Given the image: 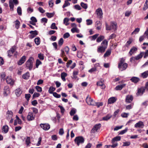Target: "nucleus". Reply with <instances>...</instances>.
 Masks as SVG:
<instances>
[{"mask_svg": "<svg viewBox=\"0 0 148 148\" xmlns=\"http://www.w3.org/2000/svg\"><path fill=\"white\" fill-rule=\"evenodd\" d=\"M125 59L123 58L120 59L118 68L121 71L125 70L128 66V64L127 63H125Z\"/></svg>", "mask_w": 148, "mask_h": 148, "instance_id": "1", "label": "nucleus"}, {"mask_svg": "<svg viewBox=\"0 0 148 148\" xmlns=\"http://www.w3.org/2000/svg\"><path fill=\"white\" fill-rule=\"evenodd\" d=\"M105 26L106 29L107 30H110L112 29L116 30L117 28V23L115 22H111L110 26L108 25L107 23H106Z\"/></svg>", "mask_w": 148, "mask_h": 148, "instance_id": "2", "label": "nucleus"}, {"mask_svg": "<svg viewBox=\"0 0 148 148\" xmlns=\"http://www.w3.org/2000/svg\"><path fill=\"white\" fill-rule=\"evenodd\" d=\"M34 60V58L30 57L26 62V66L29 70H31L33 68V62Z\"/></svg>", "mask_w": 148, "mask_h": 148, "instance_id": "3", "label": "nucleus"}, {"mask_svg": "<svg viewBox=\"0 0 148 148\" xmlns=\"http://www.w3.org/2000/svg\"><path fill=\"white\" fill-rule=\"evenodd\" d=\"M74 141L78 146H79L80 144H83L84 143V139L82 136H79L76 137Z\"/></svg>", "mask_w": 148, "mask_h": 148, "instance_id": "4", "label": "nucleus"}, {"mask_svg": "<svg viewBox=\"0 0 148 148\" xmlns=\"http://www.w3.org/2000/svg\"><path fill=\"white\" fill-rule=\"evenodd\" d=\"M121 139L120 136H117L113 138L112 140V145H111V147L115 148L118 146V143L116 141H120Z\"/></svg>", "mask_w": 148, "mask_h": 148, "instance_id": "5", "label": "nucleus"}, {"mask_svg": "<svg viewBox=\"0 0 148 148\" xmlns=\"http://www.w3.org/2000/svg\"><path fill=\"white\" fill-rule=\"evenodd\" d=\"M101 125L100 123H99L95 125L92 129L91 133H95L100 128Z\"/></svg>", "mask_w": 148, "mask_h": 148, "instance_id": "6", "label": "nucleus"}, {"mask_svg": "<svg viewBox=\"0 0 148 148\" xmlns=\"http://www.w3.org/2000/svg\"><path fill=\"white\" fill-rule=\"evenodd\" d=\"M86 103L89 105L93 106L95 105V102L88 95L86 98Z\"/></svg>", "mask_w": 148, "mask_h": 148, "instance_id": "7", "label": "nucleus"}, {"mask_svg": "<svg viewBox=\"0 0 148 148\" xmlns=\"http://www.w3.org/2000/svg\"><path fill=\"white\" fill-rule=\"evenodd\" d=\"M40 127L45 130H47L50 127V125L48 123H41L40 124Z\"/></svg>", "mask_w": 148, "mask_h": 148, "instance_id": "8", "label": "nucleus"}, {"mask_svg": "<svg viewBox=\"0 0 148 148\" xmlns=\"http://www.w3.org/2000/svg\"><path fill=\"white\" fill-rule=\"evenodd\" d=\"M35 115L34 116L33 113L32 112H29L27 117V119L28 121H31L34 119Z\"/></svg>", "mask_w": 148, "mask_h": 148, "instance_id": "9", "label": "nucleus"}, {"mask_svg": "<svg viewBox=\"0 0 148 148\" xmlns=\"http://www.w3.org/2000/svg\"><path fill=\"white\" fill-rule=\"evenodd\" d=\"M96 12L98 18H102L103 13L101 9V8H98L96 10Z\"/></svg>", "mask_w": 148, "mask_h": 148, "instance_id": "10", "label": "nucleus"}, {"mask_svg": "<svg viewBox=\"0 0 148 148\" xmlns=\"http://www.w3.org/2000/svg\"><path fill=\"white\" fill-rule=\"evenodd\" d=\"M26 57L25 56H23L20 59V60L17 62V64L18 65H21L24 63L26 61Z\"/></svg>", "mask_w": 148, "mask_h": 148, "instance_id": "11", "label": "nucleus"}, {"mask_svg": "<svg viewBox=\"0 0 148 148\" xmlns=\"http://www.w3.org/2000/svg\"><path fill=\"white\" fill-rule=\"evenodd\" d=\"M108 41L106 40H104L101 42L100 46L106 49L108 46Z\"/></svg>", "mask_w": 148, "mask_h": 148, "instance_id": "12", "label": "nucleus"}, {"mask_svg": "<svg viewBox=\"0 0 148 148\" xmlns=\"http://www.w3.org/2000/svg\"><path fill=\"white\" fill-rule=\"evenodd\" d=\"M10 93L9 88L8 86H6L4 87L3 91V94L5 96H6Z\"/></svg>", "mask_w": 148, "mask_h": 148, "instance_id": "13", "label": "nucleus"}, {"mask_svg": "<svg viewBox=\"0 0 148 148\" xmlns=\"http://www.w3.org/2000/svg\"><path fill=\"white\" fill-rule=\"evenodd\" d=\"M145 88L144 87H141L138 89L137 95H142L145 90Z\"/></svg>", "mask_w": 148, "mask_h": 148, "instance_id": "14", "label": "nucleus"}, {"mask_svg": "<svg viewBox=\"0 0 148 148\" xmlns=\"http://www.w3.org/2000/svg\"><path fill=\"white\" fill-rule=\"evenodd\" d=\"M144 126L143 123L141 121H139L134 125V127L136 128L140 127L143 128V127Z\"/></svg>", "mask_w": 148, "mask_h": 148, "instance_id": "15", "label": "nucleus"}, {"mask_svg": "<svg viewBox=\"0 0 148 148\" xmlns=\"http://www.w3.org/2000/svg\"><path fill=\"white\" fill-rule=\"evenodd\" d=\"M15 49L14 47H12L8 51V56L10 57H11L12 56L13 53L15 51Z\"/></svg>", "mask_w": 148, "mask_h": 148, "instance_id": "16", "label": "nucleus"}, {"mask_svg": "<svg viewBox=\"0 0 148 148\" xmlns=\"http://www.w3.org/2000/svg\"><path fill=\"white\" fill-rule=\"evenodd\" d=\"M6 80L7 84L12 86L14 84V81L10 77H7L6 79Z\"/></svg>", "mask_w": 148, "mask_h": 148, "instance_id": "17", "label": "nucleus"}, {"mask_svg": "<svg viewBox=\"0 0 148 148\" xmlns=\"http://www.w3.org/2000/svg\"><path fill=\"white\" fill-rule=\"evenodd\" d=\"M130 80L132 82L136 84L140 81V79L138 77H133L130 79Z\"/></svg>", "mask_w": 148, "mask_h": 148, "instance_id": "18", "label": "nucleus"}, {"mask_svg": "<svg viewBox=\"0 0 148 148\" xmlns=\"http://www.w3.org/2000/svg\"><path fill=\"white\" fill-rule=\"evenodd\" d=\"M116 100V98L114 97H112L108 99V103L112 104L114 103Z\"/></svg>", "mask_w": 148, "mask_h": 148, "instance_id": "19", "label": "nucleus"}, {"mask_svg": "<svg viewBox=\"0 0 148 148\" xmlns=\"http://www.w3.org/2000/svg\"><path fill=\"white\" fill-rule=\"evenodd\" d=\"M133 100V97L132 95H127L126 96L125 101L127 103H130Z\"/></svg>", "mask_w": 148, "mask_h": 148, "instance_id": "20", "label": "nucleus"}, {"mask_svg": "<svg viewBox=\"0 0 148 148\" xmlns=\"http://www.w3.org/2000/svg\"><path fill=\"white\" fill-rule=\"evenodd\" d=\"M137 50V49L136 47H132L129 52V54H130V56H131L133 53L136 52Z\"/></svg>", "mask_w": 148, "mask_h": 148, "instance_id": "21", "label": "nucleus"}, {"mask_svg": "<svg viewBox=\"0 0 148 148\" xmlns=\"http://www.w3.org/2000/svg\"><path fill=\"white\" fill-rule=\"evenodd\" d=\"M22 92L23 91L20 88H19L15 90V93L17 97H19L22 93Z\"/></svg>", "mask_w": 148, "mask_h": 148, "instance_id": "22", "label": "nucleus"}, {"mask_svg": "<svg viewBox=\"0 0 148 148\" xmlns=\"http://www.w3.org/2000/svg\"><path fill=\"white\" fill-rule=\"evenodd\" d=\"M126 86L125 84H123L121 85H118L115 88V89L117 90H121Z\"/></svg>", "mask_w": 148, "mask_h": 148, "instance_id": "23", "label": "nucleus"}, {"mask_svg": "<svg viewBox=\"0 0 148 148\" xmlns=\"http://www.w3.org/2000/svg\"><path fill=\"white\" fill-rule=\"evenodd\" d=\"M67 75V74L66 73L62 72L61 73V77L62 80L64 81L65 82L66 80L65 77Z\"/></svg>", "mask_w": 148, "mask_h": 148, "instance_id": "24", "label": "nucleus"}, {"mask_svg": "<svg viewBox=\"0 0 148 148\" xmlns=\"http://www.w3.org/2000/svg\"><path fill=\"white\" fill-rule=\"evenodd\" d=\"M97 86H99L101 87L102 89H104L106 88V86L102 82H98L97 83Z\"/></svg>", "mask_w": 148, "mask_h": 148, "instance_id": "25", "label": "nucleus"}, {"mask_svg": "<svg viewBox=\"0 0 148 148\" xmlns=\"http://www.w3.org/2000/svg\"><path fill=\"white\" fill-rule=\"evenodd\" d=\"M106 49L99 46L98 47L97 52L99 53H103L105 51Z\"/></svg>", "mask_w": 148, "mask_h": 148, "instance_id": "26", "label": "nucleus"}, {"mask_svg": "<svg viewBox=\"0 0 148 148\" xmlns=\"http://www.w3.org/2000/svg\"><path fill=\"white\" fill-rule=\"evenodd\" d=\"M30 77V74L28 72L25 73L22 75V78L25 79H27Z\"/></svg>", "mask_w": 148, "mask_h": 148, "instance_id": "27", "label": "nucleus"}, {"mask_svg": "<svg viewBox=\"0 0 148 148\" xmlns=\"http://www.w3.org/2000/svg\"><path fill=\"white\" fill-rule=\"evenodd\" d=\"M112 117V115L110 114H108L106 116L102 118V120L103 121H107L110 119Z\"/></svg>", "mask_w": 148, "mask_h": 148, "instance_id": "28", "label": "nucleus"}, {"mask_svg": "<svg viewBox=\"0 0 148 148\" xmlns=\"http://www.w3.org/2000/svg\"><path fill=\"white\" fill-rule=\"evenodd\" d=\"M35 43L37 45H39L40 43V38L38 37L35 38L34 40Z\"/></svg>", "mask_w": 148, "mask_h": 148, "instance_id": "29", "label": "nucleus"}, {"mask_svg": "<svg viewBox=\"0 0 148 148\" xmlns=\"http://www.w3.org/2000/svg\"><path fill=\"white\" fill-rule=\"evenodd\" d=\"M111 50L110 49H109L108 50L105 54H104L103 57L104 58L108 57L110 56L111 53Z\"/></svg>", "mask_w": 148, "mask_h": 148, "instance_id": "30", "label": "nucleus"}, {"mask_svg": "<svg viewBox=\"0 0 148 148\" xmlns=\"http://www.w3.org/2000/svg\"><path fill=\"white\" fill-rule=\"evenodd\" d=\"M9 7L12 11L14 10V3L12 2V0H10L9 1Z\"/></svg>", "mask_w": 148, "mask_h": 148, "instance_id": "31", "label": "nucleus"}, {"mask_svg": "<svg viewBox=\"0 0 148 148\" xmlns=\"http://www.w3.org/2000/svg\"><path fill=\"white\" fill-rule=\"evenodd\" d=\"M56 88L53 87V86H51L49 87L48 92H49L50 94H53L54 92H53V91H54L56 90Z\"/></svg>", "mask_w": 148, "mask_h": 148, "instance_id": "32", "label": "nucleus"}, {"mask_svg": "<svg viewBox=\"0 0 148 148\" xmlns=\"http://www.w3.org/2000/svg\"><path fill=\"white\" fill-rule=\"evenodd\" d=\"M141 76L144 78H147L148 76V71H146L142 73Z\"/></svg>", "mask_w": 148, "mask_h": 148, "instance_id": "33", "label": "nucleus"}, {"mask_svg": "<svg viewBox=\"0 0 148 148\" xmlns=\"http://www.w3.org/2000/svg\"><path fill=\"white\" fill-rule=\"evenodd\" d=\"M15 27L18 29L19 28L20 25V22L18 20H16L15 22Z\"/></svg>", "mask_w": 148, "mask_h": 148, "instance_id": "34", "label": "nucleus"}, {"mask_svg": "<svg viewBox=\"0 0 148 148\" xmlns=\"http://www.w3.org/2000/svg\"><path fill=\"white\" fill-rule=\"evenodd\" d=\"M8 127L7 125H5L3 127L2 130L5 133H6L8 131Z\"/></svg>", "mask_w": 148, "mask_h": 148, "instance_id": "35", "label": "nucleus"}, {"mask_svg": "<svg viewBox=\"0 0 148 148\" xmlns=\"http://www.w3.org/2000/svg\"><path fill=\"white\" fill-rule=\"evenodd\" d=\"M144 54L143 52H141L136 57V60H138L142 58Z\"/></svg>", "mask_w": 148, "mask_h": 148, "instance_id": "36", "label": "nucleus"}, {"mask_svg": "<svg viewBox=\"0 0 148 148\" xmlns=\"http://www.w3.org/2000/svg\"><path fill=\"white\" fill-rule=\"evenodd\" d=\"M104 38V36H99L97 39V42H99L103 40Z\"/></svg>", "mask_w": 148, "mask_h": 148, "instance_id": "37", "label": "nucleus"}, {"mask_svg": "<svg viewBox=\"0 0 148 148\" xmlns=\"http://www.w3.org/2000/svg\"><path fill=\"white\" fill-rule=\"evenodd\" d=\"M69 21V19L67 18H65L63 20V23L66 26H67L69 25V23H68V22Z\"/></svg>", "mask_w": 148, "mask_h": 148, "instance_id": "38", "label": "nucleus"}, {"mask_svg": "<svg viewBox=\"0 0 148 148\" xmlns=\"http://www.w3.org/2000/svg\"><path fill=\"white\" fill-rule=\"evenodd\" d=\"M71 31L73 33H74L75 32L77 33L79 32V30L76 27L72 28L71 29Z\"/></svg>", "mask_w": 148, "mask_h": 148, "instance_id": "39", "label": "nucleus"}, {"mask_svg": "<svg viewBox=\"0 0 148 148\" xmlns=\"http://www.w3.org/2000/svg\"><path fill=\"white\" fill-rule=\"evenodd\" d=\"M95 105L94 106H96L97 108H99L100 106H102L103 105V103L102 102H95Z\"/></svg>", "mask_w": 148, "mask_h": 148, "instance_id": "40", "label": "nucleus"}, {"mask_svg": "<svg viewBox=\"0 0 148 148\" xmlns=\"http://www.w3.org/2000/svg\"><path fill=\"white\" fill-rule=\"evenodd\" d=\"M64 42L63 39L62 38H61L59 40L58 42V45L60 47H61L63 45Z\"/></svg>", "mask_w": 148, "mask_h": 148, "instance_id": "41", "label": "nucleus"}, {"mask_svg": "<svg viewBox=\"0 0 148 148\" xmlns=\"http://www.w3.org/2000/svg\"><path fill=\"white\" fill-rule=\"evenodd\" d=\"M54 13H49L47 12L46 13V15L48 18H51L53 17L54 15Z\"/></svg>", "mask_w": 148, "mask_h": 148, "instance_id": "42", "label": "nucleus"}, {"mask_svg": "<svg viewBox=\"0 0 148 148\" xmlns=\"http://www.w3.org/2000/svg\"><path fill=\"white\" fill-rule=\"evenodd\" d=\"M80 5L83 8L85 9H86L88 8L87 5L83 2L81 3Z\"/></svg>", "mask_w": 148, "mask_h": 148, "instance_id": "43", "label": "nucleus"}, {"mask_svg": "<svg viewBox=\"0 0 148 148\" xmlns=\"http://www.w3.org/2000/svg\"><path fill=\"white\" fill-rule=\"evenodd\" d=\"M17 12L19 15H22V10L21 7L20 6L18 7L17 8Z\"/></svg>", "mask_w": 148, "mask_h": 148, "instance_id": "44", "label": "nucleus"}, {"mask_svg": "<svg viewBox=\"0 0 148 148\" xmlns=\"http://www.w3.org/2000/svg\"><path fill=\"white\" fill-rule=\"evenodd\" d=\"M70 5V3L68 2V1L66 0L65 1L64 3L62 6V8H64L67 6Z\"/></svg>", "mask_w": 148, "mask_h": 148, "instance_id": "45", "label": "nucleus"}, {"mask_svg": "<svg viewBox=\"0 0 148 148\" xmlns=\"http://www.w3.org/2000/svg\"><path fill=\"white\" fill-rule=\"evenodd\" d=\"M38 57L41 60H43L44 59V54L40 53L38 54Z\"/></svg>", "mask_w": 148, "mask_h": 148, "instance_id": "46", "label": "nucleus"}, {"mask_svg": "<svg viewBox=\"0 0 148 148\" xmlns=\"http://www.w3.org/2000/svg\"><path fill=\"white\" fill-rule=\"evenodd\" d=\"M42 64V62L38 59H37L36 61V68H38L39 65Z\"/></svg>", "mask_w": 148, "mask_h": 148, "instance_id": "47", "label": "nucleus"}, {"mask_svg": "<svg viewBox=\"0 0 148 148\" xmlns=\"http://www.w3.org/2000/svg\"><path fill=\"white\" fill-rule=\"evenodd\" d=\"M25 142L27 145H29V144L31 143L30 138V137L28 136L27 137V139L25 140Z\"/></svg>", "mask_w": 148, "mask_h": 148, "instance_id": "48", "label": "nucleus"}, {"mask_svg": "<svg viewBox=\"0 0 148 148\" xmlns=\"http://www.w3.org/2000/svg\"><path fill=\"white\" fill-rule=\"evenodd\" d=\"M145 37H146V35H145L144 34L143 36H140L139 39V42H142L144 40Z\"/></svg>", "mask_w": 148, "mask_h": 148, "instance_id": "49", "label": "nucleus"}, {"mask_svg": "<svg viewBox=\"0 0 148 148\" xmlns=\"http://www.w3.org/2000/svg\"><path fill=\"white\" fill-rule=\"evenodd\" d=\"M40 95V93L35 92L33 95L32 98L34 99L35 97H38Z\"/></svg>", "mask_w": 148, "mask_h": 148, "instance_id": "50", "label": "nucleus"}, {"mask_svg": "<svg viewBox=\"0 0 148 148\" xmlns=\"http://www.w3.org/2000/svg\"><path fill=\"white\" fill-rule=\"evenodd\" d=\"M29 33L30 34H33L36 36L38 34V32L37 30L31 31Z\"/></svg>", "mask_w": 148, "mask_h": 148, "instance_id": "51", "label": "nucleus"}, {"mask_svg": "<svg viewBox=\"0 0 148 148\" xmlns=\"http://www.w3.org/2000/svg\"><path fill=\"white\" fill-rule=\"evenodd\" d=\"M53 95L54 97L57 98H60L61 97V95L58 94L56 92H54Z\"/></svg>", "mask_w": 148, "mask_h": 148, "instance_id": "52", "label": "nucleus"}, {"mask_svg": "<svg viewBox=\"0 0 148 148\" xmlns=\"http://www.w3.org/2000/svg\"><path fill=\"white\" fill-rule=\"evenodd\" d=\"M129 114L128 113L123 112L121 114V116L123 118H127L128 117Z\"/></svg>", "mask_w": 148, "mask_h": 148, "instance_id": "53", "label": "nucleus"}, {"mask_svg": "<svg viewBox=\"0 0 148 148\" xmlns=\"http://www.w3.org/2000/svg\"><path fill=\"white\" fill-rule=\"evenodd\" d=\"M132 40L131 39H130L125 44V46L127 47H128L132 43Z\"/></svg>", "mask_w": 148, "mask_h": 148, "instance_id": "54", "label": "nucleus"}, {"mask_svg": "<svg viewBox=\"0 0 148 148\" xmlns=\"http://www.w3.org/2000/svg\"><path fill=\"white\" fill-rule=\"evenodd\" d=\"M51 28L52 29H57L58 28L56 26V23H53L51 26Z\"/></svg>", "mask_w": 148, "mask_h": 148, "instance_id": "55", "label": "nucleus"}, {"mask_svg": "<svg viewBox=\"0 0 148 148\" xmlns=\"http://www.w3.org/2000/svg\"><path fill=\"white\" fill-rule=\"evenodd\" d=\"M128 130V128H126L124 130H122L119 133V134L122 135L123 134L125 133Z\"/></svg>", "mask_w": 148, "mask_h": 148, "instance_id": "56", "label": "nucleus"}, {"mask_svg": "<svg viewBox=\"0 0 148 148\" xmlns=\"http://www.w3.org/2000/svg\"><path fill=\"white\" fill-rule=\"evenodd\" d=\"M35 88L37 91L38 92H41L42 91V88L38 86H36Z\"/></svg>", "mask_w": 148, "mask_h": 148, "instance_id": "57", "label": "nucleus"}, {"mask_svg": "<svg viewBox=\"0 0 148 148\" xmlns=\"http://www.w3.org/2000/svg\"><path fill=\"white\" fill-rule=\"evenodd\" d=\"M116 36V35L114 34H111L109 37L108 39V40H110V39H112L115 38Z\"/></svg>", "mask_w": 148, "mask_h": 148, "instance_id": "58", "label": "nucleus"}, {"mask_svg": "<svg viewBox=\"0 0 148 148\" xmlns=\"http://www.w3.org/2000/svg\"><path fill=\"white\" fill-rule=\"evenodd\" d=\"M131 144L130 142H123V144L122 145L123 147L129 146Z\"/></svg>", "mask_w": 148, "mask_h": 148, "instance_id": "59", "label": "nucleus"}, {"mask_svg": "<svg viewBox=\"0 0 148 148\" xmlns=\"http://www.w3.org/2000/svg\"><path fill=\"white\" fill-rule=\"evenodd\" d=\"M75 113H76V110H75V109H72L71 110V111L70 112V114L71 116H73L75 114Z\"/></svg>", "mask_w": 148, "mask_h": 148, "instance_id": "60", "label": "nucleus"}, {"mask_svg": "<svg viewBox=\"0 0 148 148\" xmlns=\"http://www.w3.org/2000/svg\"><path fill=\"white\" fill-rule=\"evenodd\" d=\"M70 36V35L68 32L65 33L63 35V38L64 39L69 38Z\"/></svg>", "mask_w": 148, "mask_h": 148, "instance_id": "61", "label": "nucleus"}, {"mask_svg": "<svg viewBox=\"0 0 148 148\" xmlns=\"http://www.w3.org/2000/svg\"><path fill=\"white\" fill-rule=\"evenodd\" d=\"M31 96V95L29 94H25V98L27 101H28Z\"/></svg>", "mask_w": 148, "mask_h": 148, "instance_id": "62", "label": "nucleus"}, {"mask_svg": "<svg viewBox=\"0 0 148 148\" xmlns=\"http://www.w3.org/2000/svg\"><path fill=\"white\" fill-rule=\"evenodd\" d=\"M86 24L87 25H91L92 23V20L90 19H87L86 20Z\"/></svg>", "mask_w": 148, "mask_h": 148, "instance_id": "63", "label": "nucleus"}, {"mask_svg": "<svg viewBox=\"0 0 148 148\" xmlns=\"http://www.w3.org/2000/svg\"><path fill=\"white\" fill-rule=\"evenodd\" d=\"M74 8L77 10H80L82 8L79 5H76L74 6Z\"/></svg>", "mask_w": 148, "mask_h": 148, "instance_id": "64", "label": "nucleus"}]
</instances>
